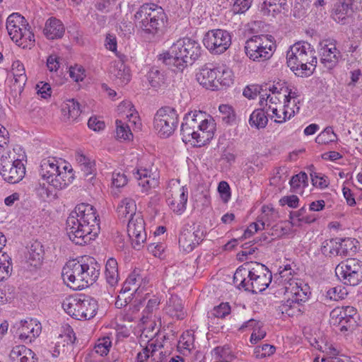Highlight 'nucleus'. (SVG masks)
I'll return each instance as SVG.
<instances>
[{
	"instance_id": "f257e3e1",
	"label": "nucleus",
	"mask_w": 362,
	"mask_h": 362,
	"mask_svg": "<svg viewBox=\"0 0 362 362\" xmlns=\"http://www.w3.org/2000/svg\"><path fill=\"white\" fill-rule=\"evenodd\" d=\"M100 230L96 211L88 204H78L66 219V233L76 245L88 244L98 236Z\"/></svg>"
},
{
	"instance_id": "f03ea898",
	"label": "nucleus",
	"mask_w": 362,
	"mask_h": 362,
	"mask_svg": "<svg viewBox=\"0 0 362 362\" xmlns=\"http://www.w3.org/2000/svg\"><path fill=\"white\" fill-rule=\"evenodd\" d=\"M206 116L202 111L190 112L185 115L180 129L183 142L202 146L213 139L214 124Z\"/></svg>"
},
{
	"instance_id": "7ed1b4c3",
	"label": "nucleus",
	"mask_w": 362,
	"mask_h": 362,
	"mask_svg": "<svg viewBox=\"0 0 362 362\" xmlns=\"http://www.w3.org/2000/svg\"><path fill=\"white\" fill-rule=\"evenodd\" d=\"M100 266L91 257H83L81 260L69 261L62 270L64 281L74 289H83L96 281L100 275Z\"/></svg>"
},
{
	"instance_id": "20e7f679",
	"label": "nucleus",
	"mask_w": 362,
	"mask_h": 362,
	"mask_svg": "<svg viewBox=\"0 0 362 362\" xmlns=\"http://www.w3.org/2000/svg\"><path fill=\"white\" fill-rule=\"evenodd\" d=\"M202 54L200 44L189 37L177 40L163 55V62L174 71H182L197 60Z\"/></svg>"
},
{
	"instance_id": "39448f33",
	"label": "nucleus",
	"mask_w": 362,
	"mask_h": 362,
	"mask_svg": "<svg viewBox=\"0 0 362 362\" xmlns=\"http://www.w3.org/2000/svg\"><path fill=\"white\" fill-rule=\"evenodd\" d=\"M287 64L298 77H308L314 72L317 57L314 48L306 42H298L291 47L286 55Z\"/></svg>"
},
{
	"instance_id": "423d86ee",
	"label": "nucleus",
	"mask_w": 362,
	"mask_h": 362,
	"mask_svg": "<svg viewBox=\"0 0 362 362\" xmlns=\"http://www.w3.org/2000/svg\"><path fill=\"white\" fill-rule=\"evenodd\" d=\"M288 284V286H285L284 288L287 300L279 306V310L282 314L293 317L303 312L301 309L303 303L308 300L311 293L309 286L303 281L290 279Z\"/></svg>"
},
{
	"instance_id": "0eeeda50",
	"label": "nucleus",
	"mask_w": 362,
	"mask_h": 362,
	"mask_svg": "<svg viewBox=\"0 0 362 362\" xmlns=\"http://www.w3.org/2000/svg\"><path fill=\"white\" fill-rule=\"evenodd\" d=\"M64 311L72 317L78 320H90L97 313V301L88 296L66 298L62 303Z\"/></svg>"
},
{
	"instance_id": "6e6552de",
	"label": "nucleus",
	"mask_w": 362,
	"mask_h": 362,
	"mask_svg": "<svg viewBox=\"0 0 362 362\" xmlns=\"http://www.w3.org/2000/svg\"><path fill=\"white\" fill-rule=\"evenodd\" d=\"M272 35H254L249 38L245 45L246 55L254 62H264L272 57L275 49V43Z\"/></svg>"
},
{
	"instance_id": "1a4fd4ad",
	"label": "nucleus",
	"mask_w": 362,
	"mask_h": 362,
	"mask_svg": "<svg viewBox=\"0 0 362 362\" xmlns=\"http://www.w3.org/2000/svg\"><path fill=\"white\" fill-rule=\"evenodd\" d=\"M68 167L64 165L63 170H60L59 162L54 158H47L42 160L39 170L41 177L53 187L62 189L66 187L69 180H66Z\"/></svg>"
},
{
	"instance_id": "9d476101",
	"label": "nucleus",
	"mask_w": 362,
	"mask_h": 362,
	"mask_svg": "<svg viewBox=\"0 0 362 362\" xmlns=\"http://www.w3.org/2000/svg\"><path fill=\"white\" fill-rule=\"evenodd\" d=\"M178 122L179 116L177 110L169 106L157 110L153 119L154 128L163 138L170 136L177 127Z\"/></svg>"
},
{
	"instance_id": "9b49d317",
	"label": "nucleus",
	"mask_w": 362,
	"mask_h": 362,
	"mask_svg": "<svg viewBox=\"0 0 362 362\" xmlns=\"http://www.w3.org/2000/svg\"><path fill=\"white\" fill-rule=\"evenodd\" d=\"M335 273L344 284L356 286L362 281V262L355 258L347 259L337 266Z\"/></svg>"
},
{
	"instance_id": "f8f14e48",
	"label": "nucleus",
	"mask_w": 362,
	"mask_h": 362,
	"mask_svg": "<svg viewBox=\"0 0 362 362\" xmlns=\"http://www.w3.org/2000/svg\"><path fill=\"white\" fill-rule=\"evenodd\" d=\"M203 42L210 52L220 54L226 51L230 47L231 37L227 30L222 29L211 30L206 33Z\"/></svg>"
},
{
	"instance_id": "ddd939ff",
	"label": "nucleus",
	"mask_w": 362,
	"mask_h": 362,
	"mask_svg": "<svg viewBox=\"0 0 362 362\" xmlns=\"http://www.w3.org/2000/svg\"><path fill=\"white\" fill-rule=\"evenodd\" d=\"M251 284H247L252 293L264 291L269 286L272 279V272L262 264L255 262L250 264Z\"/></svg>"
},
{
	"instance_id": "4468645a",
	"label": "nucleus",
	"mask_w": 362,
	"mask_h": 362,
	"mask_svg": "<svg viewBox=\"0 0 362 362\" xmlns=\"http://www.w3.org/2000/svg\"><path fill=\"white\" fill-rule=\"evenodd\" d=\"M127 233L132 241L134 248L140 250L147 238L145 222L140 212L129 218L127 225Z\"/></svg>"
},
{
	"instance_id": "2eb2a0df",
	"label": "nucleus",
	"mask_w": 362,
	"mask_h": 362,
	"mask_svg": "<svg viewBox=\"0 0 362 362\" xmlns=\"http://www.w3.org/2000/svg\"><path fill=\"white\" fill-rule=\"evenodd\" d=\"M25 157V154L13 156L12 163H6L1 168L0 174L6 182L16 184L23 180L25 175V167L23 163Z\"/></svg>"
},
{
	"instance_id": "dca6fc26",
	"label": "nucleus",
	"mask_w": 362,
	"mask_h": 362,
	"mask_svg": "<svg viewBox=\"0 0 362 362\" xmlns=\"http://www.w3.org/2000/svg\"><path fill=\"white\" fill-rule=\"evenodd\" d=\"M203 231L185 224L180 233L179 245L184 251L190 252L203 240Z\"/></svg>"
},
{
	"instance_id": "f3484780",
	"label": "nucleus",
	"mask_w": 362,
	"mask_h": 362,
	"mask_svg": "<svg viewBox=\"0 0 362 362\" xmlns=\"http://www.w3.org/2000/svg\"><path fill=\"white\" fill-rule=\"evenodd\" d=\"M134 17L139 23H165L168 20L164 10L153 4L141 6Z\"/></svg>"
},
{
	"instance_id": "a211bd4d",
	"label": "nucleus",
	"mask_w": 362,
	"mask_h": 362,
	"mask_svg": "<svg viewBox=\"0 0 362 362\" xmlns=\"http://www.w3.org/2000/svg\"><path fill=\"white\" fill-rule=\"evenodd\" d=\"M6 27L13 41L23 45V47L33 45L34 34L30 24H6Z\"/></svg>"
},
{
	"instance_id": "6ab92c4d",
	"label": "nucleus",
	"mask_w": 362,
	"mask_h": 362,
	"mask_svg": "<svg viewBox=\"0 0 362 362\" xmlns=\"http://www.w3.org/2000/svg\"><path fill=\"white\" fill-rule=\"evenodd\" d=\"M41 329V324L36 319L29 318L20 322L17 333L21 340L31 342L40 335Z\"/></svg>"
},
{
	"instance_id": "aec40b11",
	"label": "nucleus",
	"mask_w": 362,
	"mask_h": 362,
	"mask_svg": "<svg viewBox=\"0 0 362 362\" xmlns=\"http://www.w3.org/2000/svg\"><path fill=\"white\" fill-rule=\"evenodd\" d=\"M109 71L112 79L119 86H124L131 80L130 70L122 58L113 61Z\"/></svg>"
},
{
	"instance_id": "412c9836",
	"label": "nucleus",
	"mask_w": 362,
	"mask_h": 362,
	"mask_svg": "<svg viewBox=\"0 0 362 362\" xmlns=\"http://www.w3.org/2000/svg\"><path fill=\"white\" fill-rule=\"evenodd\" d=\"M320 47L321 63L328 69H333L338 64L340 57V52L337 51L336 45L327 43V41H323L320 43Z\"/></svg>"
},
{
	"instance_id": "4be33fe9",
	"label": "nucleus",
	"mask_w": 362,
	"mask_h": 362,
	"mask_svg": "<svg viewBox=\"0 0 362 362\" xmlns=\"http://www.w3.org/2000/svg\"><path fill=\"white\" fill-rule=\"evenodd\" d=\"M135 177L139 181L142 192L146 194L159 185V173L156 170L152 172L147 168H139Z\"/></svg>"
},
{
	"instance_id": "5701e85b",
	"label": "nucleus",
	"mask_w": 362,
	"mask_h": 362,
	"mask_svg": "<svg viewBox=\"0 0 362 362\" xmlns=\"http://www.w3.org/2000/svg\"><path fill=\"white\" fill-rule=\"evenodd\" d=\"M217 65L214 64H206L197 74V80L206 89H217Z\"/></svg>"
},
{
	"instance_id": "b1692460",
	"label": "nucleus",
	"mask_w": 362,
	"mask_h": 362,
	"mask_svg": "<svg viewBox=\"0 0 362 362\" xmlns=\"http://www.w3.org/2000/svg\"><path fill=\"white\" fill-rule=\"evenodd\" d=\"M356 0H337L332 13L335 21H349L354 14L353 4Z\"/></svg>"
},
{
	"instance_id": "393cba45",
	"label": "nucleus",
	"mask_w": 362,
	"mask_h": 362,
	"mask_svg": "<svg viewBox=\"0 0 362 362\" xmlns=\"http://www.w3.org/2000/svg\"><path fill=\"white\" fill-rule=\"evenodd\" d=\"M263 215L261 220H258L257 223H252L249 227L245 230L243 238L246 239L250 238L255 232L260 230H268V228L271 226L269 220V213L272 216L276 215V211L273 209H270L268 206L262 207Z\"/></svg>"
},
{
	"instance_id": "a878e982",
	"label": "nucleus",
	"mask_w": 362,
	"mask_h": 362,
	"mask_svg": "<svg viewBox=\"0 0 362 362\" xmlns=\"http://www.w3.org/2000/svg\"><path fill=\"white\" fill-rule=\"evenodd\" d=\"M146 77L151 87L156 90H163L168 85L165 72L157 66L151 67Z\"/></svg>"
},
{
	"instance_id": "bb28decb",
	"label": "nucleus",
	"mask_w": 362,
	"mask_h": 362,
	"mask_svg": "<svg viewBox=\"0 0 362 362\" xmlns=\"http://www.w3.org/2000/svg\"><path fill=\"white\" fill-rule=\"evenodd\" d=\"M188 192L185 187L179 188V192L172 194L171 197L167 199V203L173 212L182 214L186 209Z\"/></svg>"
},
{
	"instance_id": "cd10ccee",
	"label": "nucleus",
	"mask_w": 362,
	"mask_h": 362,
	"mask_svg": "<svg viewBox=\"0 0 362 362\" xmlns=\"http://www.w3.org/2000/svg\"><path fill=\"white\" fill-rule=\"evenodd\" d=\"M250 277V264H247L245 266L239 267L236 269L233 275V283L238 288H243L245 291L252 293V289L248 288L247 286V284H251Z\"/></svg>"
},
{
	"instance_id": "c85d7f7f",
	"label": "nucleus",
	"mask_w": 362,
	"mask_h": 362,
	"mask_svg": "<svg viewBox=\"0 0 362 362\" xmlns=\"http://www.w3.org/2000/svg\"><path fill=\"white\" fill-rule=\"evenodd\" d=\"M6 243V238L3 233L0 232V281L7 279L11 272V258L6 252L1 251Z\"/></svg>"
},
{
	"instance_id": "c756f323",
	"label": "nucleus",
	"mask_w": 362,
	"mask_h": 362,
	"mask_svg": "<svg viewBox=\"0 0 362 362\" xmlns=\"http://www.w3.org/2000/svg\"><path fill=\"white\" fill-rule=\"evenodd\" d=\"M62 112L64 121H76L81 113L79 103L74 99L67 100L62 105Z\"/></svg>"
},
{
	"instance_id": "7c9ffc66",
	"label": "nucleus",
	"mask_w": 362,
	"mask_h": 362,
	"mask_svg": "<svg viewBox=\"0 0 362 362\" xmlns=\"http://www.w3.org/2000/svg\"><path fill=\"white\" fill-rule=\"evenodd\" d=\"M165 311L170 317L177 320H182L185 315L182 300L177 296H172L169 298Z\"/></svg>"
},
{
	"instance_id": "2f4dec72",
	"label": "nucleus",
	"mask_w": 362,
	"mask_h": 362,
	"mask_svg": "<svg viewBox=\"0 0 362 362\" xmlns=\"http://www.w3.org/2000/svg\"><path fill=\"white\" fill-rule=\"evenodd\" d=\"M117 213L120 219L127 218L128 215L129 218L134 216L138 213L135 201L129 197L122 199L117 205Z\"/></svg>"
},
{
	"instance_id": "473e14b6",
	"label": "nucleus",
	"mask_w": 362,
	"mask_h": 362,
	"mask_svg": "<svg viewBox=\"0 0 362 362\" xmlns=\"http://www.w3.org/2000/svg\"><path fill=\"white\" fill-rule=\"evenodd\" d=\"M45 250L42 244L37 240L33 242L28 250V261L34 267L39 266L44 259Z\"/></svg>"
},
{
	"instance_id": "72a5a7b5",
	"label": "nucleus",
	"mask_w": 362,
	"mask_h": 362,
	"mask_svg": "<svg viewBox=\"0 0 362 362\" xmlns=\"http://www.w3.org/2000/svg\"><path fill=\"white\" fill-rule=\"evenodd\" d=\"M105 275L106 282L111 288H114L117 285L119 281V273L117 262L115 259L110 258L107 259L105 264Z\"/></svg>"
},
{
	"instance_id": "f704fd0d",
	"label": "nucleus",
	"mask_w": 362,
	"mask_h": 362,
	"mask_svg": "<svg viewBox=\"0 0 362 362\" xmlns=\"http://www.w3.org/2000/svg\"><path fill=\"white\" fill-rule=\"evenodd\" d=\"M283 5L278 4L276 1L264 0L259 6V14L269 21H272L276 15L280 13V8Z\"/></svg>"
},
{
	"instance_id": "c9c22d12",
	"label": "nucleus",
	"mask_w": 362,
	"mask_h": 362,
	"mask_svg": "<svg viewBox=\"0 0 362 362\" xmlns=\"http://www.w3.org/2000/svg\"><path fill=\"white\" fill-rule=\"evenodd\" d=\"M342 313V315L344 316L345 319V325H342L340 329L341 332L347 331L350 329H354L356 325V315L357 314V310L355 308L352 306H343L339 308Z\"/></svg>"
},
{
	"instance_id": "e433bc0d",
	"label": "nucleus",
	"mask_w": 362,
	"mask_h": 362,
	"mask_svg": "<svg viewBox=\"0 0 362 362\" xmlns=\"http://www.w3.org/2000/svg\"><path fill=\"white\" fill-rule=\"evenodd\" d=\"M217 89L219 85L228 86L233 83V75L231 70L226 66L217 65Z\"/></svg>"
},
{
	"instance_id": "4c0bfd02",
	"label": "nucleus",
	"mask_w": 362,
	"mask_h": 362,
	"mask_svg": "<svg viewBox=\"0 0 362 362\" xmlns=\"http://www.w3.org/2000/svg\"><path fill=\"white\" fill-rule=\"evenodd\" d=\"M268 122V118L263 109H257L250 115L249 123L251 127L257 129L264 128Z\"/></svg>"
},
{
	"instance_id": "58836bf2",
	"label": "nucleus",
	"mask_w": 362,
	"mask_h": 362,
	"mask_svg": "<svg viewBox=\"0 0 362 362\" xmlns=\"http://www.w3.org/2000/svg\"><path fill=\"white\" fill-rule=\"evenodd\" d=\"M267 90V84L265 85H249L243 90V95L248 99H254L257 95H260L261 99L259 101L260 105H263V100H264V95L263 92Z\"/></svg>"
},
{
	"instance_id": "ea45409f",
	"label": "nucleus",
	"mask_w": 362,
	"mask_h": 362,
	"mask_svg": "<svg viewBox=\"0 0 362 362\" xmlns=\"http://www.w3.org/2000/svg\"><path fill=\"white\" fill-rule=\"evenodd\" d=\"M338 246L339 255L341 257L351 255L356 250L355 239L350 238L344 239L339 238Z\"/></svg>"
},
{
	"instance_id": "a19ab883",
	"label": "nucleus",
	"mask_w": 362,
	"mask_h": 362,
	"mask_svg": "<svg viewBox=\"0 0 362 362\" xmlns=\"http://www.w3.org/2000/svg\"><path fill=\"white\" fill-rule=\"evenodd\" d=\"M64 24H45L43 33L50 40L60 38L64 33Z\"/></svg>"
},
{
	"instance_id": "79ce46f5",
	"label": "nucleus",
	"mask_w": 362,
	"mask_h": 362,
	"mask_svg": "<svg viewBox=\"0 0 362 362\" xmlns=\"http://www.w3.org/2000/svg\"><path fill=\"white\" fill-rule=\"evenodd\" d=\"M140 280H143V279L140 276L139 273L134 270L127 278L122 288L120 289V293H125L131 291L132 289V286L135 287L134 291H137V290L141 286V284H139V286H136L138 285L137 282L140 281Z\"/></svg>"
},
{
	"instance_id": "37998d69",
	"label": "nucleus",
	"mask_w": 362,
	"mask_h": 362,
	"mask_svg": "<svg viewBox=\"0 0 362 362\" xmlns=\"http://www.w3.org/2000/svg\"><path fill=\"white\" fill-rule=\"evenodd\" d=\"M339 238L326 240L321 246V252L326 256L339 255Z\"/></svg>"
},
{
	"instance_id": "c03bdc74",
	"label": "nucleus",
	"mask_w": 362,
	"mask_h": 362,
	"mask_svg": "<svg viewBox=\"0 0 362 362\" xmlns=\"http://www.w3.org/2000/svg\"><path fill=\"white\" fill-rule=\"evenodd\" d=\"M12 69L15 81L20 84L25 85L27 81V76L24 66L19 61H16L12 64Z\"/></svg>"
},
{
	"instance_id": "a18cd8bd",
	"label": "nucleus",
	"mask_w": 362,
	"mask_h": 362,
	"mask_svg": "<svg viewBox=\"0 0 362 362\" xmlns=\"http://www.w3.org/2000/svg\"><path fill=\"white\" fill-rule=\"evenodd\" d=\"M337 135L332 127H326L315 139L317 144H327L336 141Z\"/></svg>"
},
{
	"instance_id": "49530a36",
	"label": "nucleus",
	"mask_w": 362,
	"mask_h": 362,
	"mask_svg": "<svg viewBox=\"0 0 362 362\" xmlns=\"http://www.w3.org/2000/svg\"><path fill=\"white\" fill-rule=\"evenodd\" d=\"M219 111L223 115L222 120L227 124H232L235 121V114L233 107L228 105H221Z\"/></svg>"
},
{
	"instance_id": "de8ad7c7",
	"label": "nucleus",
	"mask_w": 362,
	"mask_h": 362,
	"mask_svg": "<svg viewBox=\"0 0 362 362\" xmlns=\"http://www.w3.org/2000/svg\"><path fill=\"white\" fill-rule=\"evenodd\" d=\"M347 295V292L344 288L341 286H336L330 288L326 293V298L331 300L337 301L344 299Z\"/></svg>"
},
{
	"instance_id": "09e8293b",
	"label": "nucleus",
	"mask_w": 362,
	"mask_h": 362,
	"mask_svg": "<svg viewBox=\"0 0 362 362\" xmlns=\"http://www.w3.org/2000/svg\"><path fill=\"white\" fill-rule=\"evenodd\" d=\"M160 300L158 296H153L149 299L146 308L143 310V318H149L153 313L158 308Z\"/></svg>"
},
{
	"instance_id": "8fccbe9b",
	"label": "nucleus",
	"mask_w": 362,
	"mask_h": 362,
	"mask_svg": "<svg viewBox=\"0 0 362 362\" xmlns=\"http://www.w3.org/2000/svg\"><path fill=\"white\" fill-rule=\"evenodd\" d=\"M116 136L118 139H123L124 140L130 139L132 136L131 130L127 125H125L121 120H116Z\"/></svg>"
},
{
	"instance_id": "3c124183",
	"label": "nucleus",
	"mask_w": 362,
	"mask_h": 362,
	"mask_svg": "<svg viewBox=\"0 0 362 362\" xmlns=\"http://www.w3.org/2000/svg\"><path fill=\"white\" fill-rule=\"evenodd\" d=\"M69 76L76 82L82 81L86 77L84 68L78 64L71 66L69 70Z\"/></svg>"
},
{
	"instance_id": "603ef678",
	"label": "nucleus",
	"mask_w": 362,
	"mask_h": 362,
	"mask_svg": "<svg viewBox=\"0 0 362 362\" xmlns=\"http://www.w3.org/2000/svg\"><path fill=\"white\" fill-rule=\"evenodd\" d=\"M268 230L269 231L267 233L276 238L288 234L290 230V227L284 226L282 223H280L274 225L270 228H268Z\"/></svg>"
},
{
	"instance_id": "864d4df0",
	"label": "nucleus",
	"mask_w": 362,
	"mask_h": 362,
	"mask_svg": "<svg viewBox=\"0 0 362 362\" xmlns=\"http://www.w3.org/2000/svg\"><path fill=\"white\" fill-rule=\"evenodd\" d=\"M342 311H341L340 308H336L330 313V320L329 323L333 326L342 327V325H345V319L344 316L342 315Z\"/></svg>"
},
{
	"instance_id": "5fc2aeb1",
	"label": "nucleus",
	"mask_w": 362,
	"mask_h": 362,
	"mask_svg": "<svg viewBox=\"0 0 362 362\" xmlns=\"http://www.w3.org/2000/svg\"><path fill=\"white\" fill-rule=\"evenodd\" d=\"M305 213L306 209L305 206H303L296 211H291L289 214V218L291 220L289 224L291 226H300Z\"/></svg>"
},
{
	"instance_id": "6e6d98bb",
	"label": "nucleus",
	"mask_w": 362,
	"mask_h": 362,
	"mask_svg": "<svg viewBox=\"0 0 362 362\" xmlns=\"http://www.w3.org/2000/svg\"><path fill=\"white\" fill-rule=\"evenodd\" d=\"M156 24H140L139 31L141 36L151 39L158 32V29L155 26Z\"/></svg>"
},
{
	"instance_id": "4d7b16f0",
	"label": "nucleus",
	"mask_w": 362,
	"mask_h": 362,
	"mask_svg": "<svg viewBox=\"0 0 362 362\" xmlns=\"http://www.w3.org/2000/svg\"><path fill=\"white\" fill-rule=\"evenodd\" d=\"M275 347L270 344H263L262 346L256 347L255 354L257 358H262L272 355L275 352Z\"/></svg>"
},
{
	"instance_id": "13d9d810",
	"label": "nucleus",
	"mask_w": 362,
	"mask_h": 362,
	"mask_svg": "<svg viewBox=\"0 0 362 362\" xmlns=\"http://www.w3.org/2000/svg\"><path fill=\"white\" fill-rule=\"evenodd\" d=\"M307 182L308 175L304 172H300V173L293 175L290 180L291 187L293 189L299 188L301 185L305 186L307 185Z\"/></svg>"
},
{
	"instance_id": "bf43d9fd",
	"label": "nucleus",
	"mask_w": 362,
	"mask_h": 362,
	"mask_svg": "<svg viewBox=\"0 0 362 362\" xmlns=\"http://www.w3.org/2000/svg\"><path fill=\"white\" fill-rule=\"evenodd\" d=\"M230 312V307L228 303H221L219 305L214 307L212 315L218 318H223Z\"/></svg>"
},
{
	"instance_id": "052dcab7",
	"label": "nucleus",
	"mask_w": 362,
	"mask_h": 362,
	"mask_svg": "<svg viewBox=\"0 0 362 362\" xmlns=\"http://www.w3.org/2000/svg\"><path fill=\"white\" fill-rule=\"evenodd\" d=\"M112 342L109 337H105L99 339L98 344L95 346V351L100 355H106L111 347Z\"/></svg>"
},
{
	"instance_id": "680f3d73",
	"label": "nucleus",
	"mask_w": 362,
	"mask_h": 362,
	"mask_svg": "<svg viewBox=\"0 0 362 362\" xmlns=\"http://www.w3.org/2000/svg\"><path fill=\"white\" fill-rule=\"evenodd\" d=\"M9 133L8 130L0 124V153L8 146Z\"/></svg>"
},
{
	"instance_id": "e2e57ef3",
	"label": "nucleus",
	"mask_w": 362,
	"mask_h": 362,
	"mask_svg": "<svg viewBox=\"0 0 362 362\" xmlns=\"http://www.w3.org/2000/svg\"><path fill=\"white\" fill-rule=\"evenodd\" d=\"M37 93L41 95L42 98L46 99L51 96L52 88L49 83L40 81L36 86Z\"/></svg>"
},
{
	"instance_id": "0e129e2a",
	"label": "nucleus",
	"mask_w": 362,
	"mask_h": 362,
	"mask_svg": "<svg viewBox=\"0 0 362 362\" xmlns=\"http://www.w3.org/2000/svg\"><path fill=\"white\" fill-rule=\"evenodd\" d=\"M127 177L122 173H113L112 176V185L117 187H122L127 183Z\"/></svg>"
},
{
	"instance_id": "69168bd1",
	"label": "nucleus",
	"mask_w": 362,
	"mask_h": 362,
	"mask_svg": "<svg viewBox=\"0 0 362 362\" xmlns=\"http://www.w3.org/2000/svg\"><path fill=\"white\" fill-rule=\"evenodd\" d=\"M80 168L85 178L91 180L94 177L95 163L93 161H88L86 164L80 166Z\"/></svg>"
},
{
	"instance_id": "338daca9",
	"label": "nucleus",
	"mask_w": 362,
	"mask_h": 362,
	"mask_svg": "<svg viewBox=\"0 0 362 362\" xmlns=\"http://www.w3.org/2000/svg\"><path fill=\"white\" fill-rule=\"evenodd\" d=\"M267 90L273 94L286 93L288 92V87L286 86V82L279 81L276 84H267Z\"/></svg>"
},
{
	"instance_id": "774afa93",
	"label": "nucleus",
	"mask_w": 362,
	"mask_h": 362,
	"mask_svg": "<svg viewBox=\"0 0 362 362\" xmlns=\"http://www.w3.org/2000/svg\"><path fill=\"white\" fill-rule=\"evenodd\" d=\"M311 181L313 186L320 189H325L329 185V182L320 173L312 174Z\"/></svg>"
}]
</instances>
